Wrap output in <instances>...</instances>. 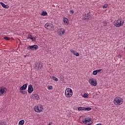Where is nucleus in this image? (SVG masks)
<instances>
[{"mask_svg":"<svg viewBox=\"0 0 125 125\" xmlns=\"http://www.w3.org/2000/svg\"><path fill=\"white\" fill-rule=\"evenodd\" d=\"M65 95L67 98L72 97L73 95V90L70 88L66 89L65 91Z\"/></svg>","mask_w":125,"mask_h":125,"instance_id":"f257e3e1","label":"nucleus"},{"mask_svg":"<svg viewBox=\"0 0 125 125\" xmlns=\"http://www.w3.org/2000/svg\"><path fill=\"white\" fill-rule=\"evenodd\" d=\"M114 102L115 105H122V104L124 103V100L122 98L116 97L114 99Z\"/></svg>","mask_w":125,"mask_h":125,"instance_id":"f03ea898","label":"nucleus"},{"mask_svg":"<svg viewBox=\"0 0 125 125\" xmlns=\"http://www.w3.org/2000/svg\"><path fill=\"white\" fill-rule=\"evenodd\" d=\"M124 23H125V21L119 19L114 21V25L116 26V27H121V26L124 25Z\"/></svg>","mask_w":125,"mask_h":125,"instance_id":"7ed1b4c3","label":"nucleus"},{"mask_svg":"<svg viewBox=\"0 0 125 125\" xmlns=\"http://www.w3.org/2000/svg\"><path fill=\"white\" fill-rule=\"evenodd\" d=\"M43 108L42 107V106L41 104H39L37 106H36L34 107V110L35 111V112H37V113H41V112H42V109Z\"/></svg>","mask_w":125,"mask_h":125,"instance_id":"20e7f679","label":"nucleus"},{"mask_svg":"<svg viewBox=\"0 0 125 125\" xmlns=\"http://www.w3.org/2000/svg\"><path fill=\"white\" fill-rule=\"evenodd\" d=\"M44 27L47 30H51V31H53L54 29V26L51 23H47L45 24Z\"/></svg>","mask_w":125,"mask_h":125,"instance_id":"39448f33","label":"nucleus"},{"mask_svg":"<svg viewBox=\"0 0 125 125\" xmlns=\"http://www.w3.org/2000/svg\"><path fill=\"white\" fill-rule=\"evenodd\" d=\"M39 48V46L37 45H33L31 46H29L27 47L28 50H30V51H34L35 50H37Z\"/></svg>","mask_w":125,"mask_h":125,"instance_id":"423d86ee","label":"nucleus"},{"mask_svg":"<svg viewBox=\"0 0 125 125\" xmlns=\"http://www.w3.org/2000/svg\"><path fill=\"white\" fill-rule=\"evenodd\" d=\"M82 122L86 125H90L91 124H92V121L89 118H83Z\"/></svg>","mask_w":125,"mask_h":125,"instance_id":"0eeeda50","label":"nucleus"},{"mask_svg":"<svg viewBox=\"0 0 125 125\" xmlns=\"http://www.w3.org/2000/svg\"><path fill=\"white\" fill-rule=\"evenodd\" d=\"M89 83L91 85H93V86H96L97 85V82L96 81L92 79L89 80Z\"/></svg>","mask_w":125,"mask_h":125,"instance_id":"6e6552de","label":"nucleus"},{"mask_svg":"<svg viewBox=\"0 0 125 125\" xmlns=\"http://www.w3.org/2000/svg\"><path fill=\"white\" fill-rule=\"evenodd\" d=\"M91 17V15H89V14H84L83 15V20H89V18Z\"/></svg>","mask_w":125,"mask_h":125,"instance_id":"1a4fd4ad","label":"nucleus"},{"mask_svg":"<svg viewBox=\"0 0 125 125\" xmlns=\"http://www.w3.org/2000/svg\"><path fill=\"white\" fill-rule=\"evenodd\" d=\"M6 89L4 87H0V96L5 94Z\"/></svg>","mask_w":125,"mask_h":125,"instance_id":"9d476101","label":"nucleus"},{"mask_svg":"<svg viewBox=\"0 0 125 125\" xmlns=\"http://www.w3.org/2000/svg\"><path fill=\"white\" fill-rule=\"evenodd\" d=\"M33 91H34V89L33 88V85H32V84L29 85L28 90V93H32Z\"/></svg>","mask_w":125,"mask_h":125,"instance_id":"9b49d317","label":"nucleus"},{"mask_svg":"<svg viewBox=\"0 0 125 125\" xmlns=\"http://www.w3.org/2000/svg\"><path fill=\"white\" fill-rule=\"evenodd\" d=\"M64 34H65V30H64V29L62 28H60L59 32V35L62 36V35H64Z\"/></svg>","mask_w":125,"mask_h":125,"instance_id":"f8f14e48","label":"nucleus"},{"mask_svg":"<svg viewBox=\"0 0 125 125\" xmlns=\"http://www.w3.org/2000/svg\"><path fill=\"white\" fill-rule=\"evenodd\" d=\"M41 67H42V65H41V63H36L35 68L37 70H41Z\"/></svg>","mask_w":125,"mask_h":125,"instance_id":"ddd939ff","label":"nucleus"},{"mask_svg":"<svg viewBox=\"0 0 125 125\" xmlns=\"http://www.w3.org/2000/svg\"><path fill=\"white\" fill-rule=\"evenodd\" d=\"M1 5L3 7V8H9V6L8 5H5L4 3L2 2H0Z\"/></svg>","mask_w":125,"mask_h":125,"instance_id":"4468645a","label":"nucleus"},{"mask_svg":"<svg viewBox=\"0 0 125 125\" xmlns=\"http://www.w3.org/2000/svg\"><path fill=\"white\" fill-rule=\"evenodd\" d=\"M27 39H30V40H32V42H33V41H36V38L33 37L31 34H29L28 35Z\"/></svg>","mask_w":125,"mask_h":125,"instance_id":"2eb2a0df","label":"nucleus"},{"mask_svg":"<svg viewBox=\"0 0 125 125\" xmlns=\"http://www.w3.org/2000/svg\"><path fill=\"white\" fill-rule=\"evenodd\" d=\"M20 89L21 90H25V89H27V84H23L21 87Z\"/></svg>","mask_w":125,"mask_h":125,"instance_id":"dca6fc26","label":"nucleus"},{"mask_svg":"<svg viewBox=\"0 0 125 125\" xmlns=\"http://www.w3.org/2000/svg\"><path fill=\"white\" fill-rule=\"evenodd\" d=\"M63 21L65 24H69V20H68L66 18H63Z\"/></svg>","mask_w":125,"mask_h":125,"instance_id":"f3484780","label":"nucleus"},{"mask_svg":"<svg viewBox=\"0 0 125 125\" xmlns=\"http://www.w3.org/2000/svg\"><path fill=\"white\" fill-rule=\"evenodd\" d=\"M33 97L34 98H35V99H36L37 100H40V97L37 94H34Z\"/></svg>","mask_w":125,"mask_h":125,"instance_id":"a211bd4d","label":"nucleus"},{"mask_svg":"<svg viewBox=\"0 0 125 125\" xmlns=\"http://www.w3.org/2000/svg\"><path fill=\"white\" fill-rule=\"evenodd\" d=\"M25 121L24 120H21L19 123V125H23Z\"/></svg>","mask_w":125,"mask_h":125,"instance_id":"6ab92c4d","label":"nucleus"},{"mask_svg":"<svg viewBox=\"0 0 125 125\" xmlns=\"http://www.w3.org/2000/svg\"><path fill=\"white\" fill-rule=\"evenodd\" d=\"M0 125H6V122L4 121H0Z\"/></svg>","mask_w":125,"mask_h":125,"instance_id":"aec40b11","label":"nucleus"},{"mask_svg":"<svg viewBox=\"0 0 125 125\" xmlns=\"http://www.w3.org/2000/svg\"><path fill=\"white\" fill-rule=\"evenodd\" d=\"M41 15H42L43 16H46V15H47V12L43 11H42Z\"/></svg>","mask_w":125,"mask_h":125,"instance_id":"412c9836","label":"nucleus"},{"mask_svg":"<svg viewBox=\"0 0 125 125\" xmlns=\"http://www.w3.org/2000/svg\"><path fill=\"white\" fill-rule=\"evenodd\" d=\"M91 110V107H84V111H90Z\"/></svg>","mask_w":125,"mask_h":125,"instance_id":"4be33fe9","label":"nucleus"},{"mask_svg":"<svg viewBox=\"0 0 125 125\" xmlns=\"http://www.w3.org/2000/svg\"><path fill=\"white\" fill-rule=\"evenodd\" d=\"M78 111H84V107H78Z\"/></svg>","mask_w":125,"mask_h":125,"instance_id":"5701e85b","label":"nucleus"},{"mask_svg":"<svg viewBox=\"0 0 125 125\" xmlns=\"http://www.w3.org/2000/svg\"><path fill=\"white\" fill-rule=\"evenodd\" d=\"M20 92L21 93V94H23V95L25 94H27V92H26V91H25L21 90L20 91Z\"/></svg>","mask_w":125,"mask_h":125,"instance_id":"b1692460","label":"nucleus"},{"mask_svg":"<svg viewBox=\"0 0 125 125\" xmlns=\"http://www.w3.org/2000/svg\"><path fill=\"white\" fill-rule=\"evenodd\" d=\"M52 79L54 81H55V82H58V79L57 78L53 77Z\"/></svg>","mask_w":125,"mask_h":125,"instance_id":"393cba45","label":"nucleus"},{"mask_svg":"<svg viewBox=\"0 0 125 125\" xmlns=\"http://www.w3.org/2000/svg\"><path fill=\"white\" fill-rule=\"evenodd\" d=\"M4 39L6 40V41H10V38L7 37H4Z\"/></svg>","mask_w":125,"mask_h":125,"instance_id":"a878e982","label":"nucleus"},{"mask_svg":"<svg viewBox=\"0 0 125 125\" xmlns=\"http://www.w3.org/2000/svg\"><path fill=\"white\" fill-rule=\"evenodd\" d=\"M93 75H94V76H96V75H97V72H96V70H94L93 71Z\"/></svg>","mask_w":125,"mask_h":125,"instance_id":"bb28decb","label":"nucleus"},{"mask_svg":"<svg viewBox=\"0 0 125 125\" xmlns=\"http://www.w3.org/2000/svg\"><path fill=\"white\" fill-rule=\"evenodd\" d=\"M108 7V5L107 4H104L103 6V8H107Z\"/></svg>","mask_w":125,"mask_h":125,"instance_id":"cd10ccee","label":"nucleus"},{"mask_svg":"<svg viewBox=\"0 0 125 125\" xmlns=\"http://www.w3.org/2000/svg\"><path fill=\"white\" fill-rule=\"evenodd\" d=\"M107 23L106 22V21H104V22H103V25H104V26H107Z\"/></svg>","mask_w":125,"mask_h":125,"instance_id":"c85d7f7f","label":"nucleus"},{"mask_svg":"<svg viewBox=\"0 0 125 125\" xmlns=\"http://www.w3.org/2000/svg\"><path fill=\"white\" fill-rule=\"evenodd\" d=\"M71 53H73V54H74V55H75L76 54V51H74V50H71L70 51Z\"/></svg>","mask_w":125,"mask_h":125,"instance_id":"c756f323","label":"nucleus"},{"mask_svg":"<svg viewBox=\"0 0 125 125\" xmlns=\"http://www.w3.org/2000/svg\"><path fill=\"white\" fill-rule=\"evenodd\" d=\"M101 71H102V69H97L96 70L97 74H98V73H99V72H101Z\"/></svg>","mask_w":125,"mask_h":125,"instance_id":"7c9ffc66","label":"nucleus"},{"mask_svg":"<svg viewBox=\"0 0 125 125\" xmlns=\"http://www.w3.org/2000/svg\"><path fill=\"white\" fill-rule=\"evenodd\" d=\"M52 88H53L52 86H49V87H48V89H49V90H51Z\"/></svg>","mask_w":125,"mask_h":125,"instance_id":"2f4dec72","label":"nucleus"},{"mask_svg":"<svg viewBox=\"0 0 125 125\" xmlns=\"http://www.w3.org/2000/svg\"><path fill=\"white\" fill-rule=\"evenodd\" d=\"M74 12H75L73 10H71L70 11V13H71V14H74Z\"/></svg>","mask_w":125,"mask_h":125,"instance_id":"473e14b6","label":"nucleus"},{"mask_svg":"<svg viewBox=\"0 0 125 125\" xmlns=\"http://www.w3.org/2000/svg\"><path fill=\"white\" fill-rule=\"evenodd\" d=\"M75 55H76V56H80V54H79V53H78V52H76L75 53Z\"/></svg>","mask_w":125,"mask_h":125,"instance_id":"72a5a7b5","label":"nucleus"},{"mask_svg":"<svg viewBox=\"0 0 125 125\" xmlns=\"http://www.w3.org/2000/svg\"><path fill=\"white\" fill-rule=\"evenodd\" d=\"M83 97L86 98V97H87V94H84L83 95Z\"/></svg>","mask_w":125,"mask_h":125,"instance_id":"f704fd0d","label":"nucleus"},{"mask_svg":"<svg viewBox=\"0 0 125 125\" xmlns=\"http://www.w3.org/2000/svg\"><path fill=\"white\" fill-rule=\"evenodd\" d=\"M118 58H122V55H118Z\"/></svg>","mask_w":125,"mask_h":125,"instance_id":"c9c22d12","label":"nucleus"},{"mask_svg":"<svg viewBox=\"0 0 125 125\" xmlns=\"http://www.w3.org/2000/svg\"><path fill=\"white\" fill-rule=\"evenodd\" d=\"M60 78L61 79H64V77L63 76H62V75L60 76Z\"/></svg>","mask_w":125,"mask_h":125,"instance_id":"e433bc0d","label":"nucleus"},{"mask_svg":"<svg viewBox=\"0 0 125 125\" xmlns=\"http://www.w3.org/2000/svg\"><path fill=\"white\" fill-rule=\"evenodd\" d=\"M52 123L51 122H50L49 124H48V125H52Z\"/></svg>","mask_w":125,"mask_h":125,"instance_id":"4c0bfd02","label":"nucleus"},{"mask_svg":"<svg viewBox=\"0 0 125 125\" xmlns=\"http://www.w3.org/2000/svg\"><path fill=\"white\" fill-rule=\"evenodd\" d=\"M24 57L25 58V57H26V55H24Z\"/></svg>","mask_w":125,"mask_h":125,"instance_id":"58836bf2","label":"nucleus"}]
</instances>
